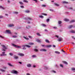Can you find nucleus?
Wrapping results in <instances>:
<instances>
[{
  "mask_svg": "<svg viewBox=\"0 0 75 75\" xmlns=\"http://www.w3.org/2000/svg\"><path fill=\"white\" fill-rule=\"evenodd\" d=\"M11 45L13 47H16V48H21V47L20 46H18L17 45H16L13 44H12Z\"/></svg>",
  "mask_w": 75,
  "mask_h": 75,
  "instance_id": "obj_1",
  "label": "nucleus"
},
{
  "mask_svg": "<svg viewBox=\"0 0 75 75\" xmlns=\"http://www.w3.org/2000/svg\"><path fill=\"white\" fill-rule=\"evenodd\" d=\"M12 73L14 74H18L19 72L17 71L16 70H13L12 71Z\"/></svg>",
  "mask_w": 75,
  "mask_h": 75,
  "instance_id": "obj_2",
  "label": "nucleus"
},
{
  "mask_svg": "<svg viewBox=\"0 0 75 75\" xmlns=\"http://www.w3.org/2000/svg\"><path fill=\"white\" fill-rule=\"evenodd\" d=\"M14 26V25L13 24H9L7 25V27H12Z\"/></svg>",
  "mask_w": 75,
  "mask_h": 75,
  "instance_id": "obj_3",
  "label": "nucleus"
},
{
  "mask_svg": "<svg viewBox=\"0 0 75 75\" xmlns=\"http://www.w3.org/2000/svg\"><path fill=\"white\" fill-rule=\"evenodd\" d=\"M40 51H42V52H46L47 50L45 49H42L40 50Z\"/></svg>",
  "mask_w": 75,
  "mask_h": 75,
  "instance_id": "obj_4",
  "label": "nucleus"
},
{
  "mask_svg": "<svg viewBox=\"0 0 75 75\" xmlns=\"http://www.w3.org/2000/svg\"><path fill=\"white\" fill-rule=\"evenodd\" d=\"M6 32L8 34H11V31L9 30H6Z\"/></svg>",
  "mask_w": 75,
  "mask_h": 75,
  "instance_id": "obj_5",
  "label": "nucleus"
},
{
  "mask_svg": "<svg viewBox=\"0 0 75 75\" xmlns=\"http://www.w3.org/2000/svg\"><path fill=\"white\" fill-rule=\"evenodd\" d=\"M13 58L14 59H18V56H16V55L13 56Z\"/></svg>",
  "mask_w": 75,
  "mask_h": 75,
  "instance_id": "obj_6",
  "label": "nucleus"
},
{
  "mask_svg": "<svg viewBox=\"0 0 75 75\" xmlns=\"http://www.w3.org/2000/svg\"><path fill=\"white\" fill-rule=\"evenodd\" d=\"M22 47H28V48H31V46L29 45H23L22 46Z\"/></svg>",
  "mask_w": 75,
  "mask_h": 75,
  "instance_id": "obj_7",
  "label": "nucleus"
},
{
  "mask_svg": "<svg viewBox=\"0 0 75 75\" xmlns=\"http://www.w3.org/2000/svg\"><path fill=\"white\" fill-rule=\"evenodd\" d=\"M26 21H25V23H27L28 24H30V22L29 21V20L28 19H25Z\"/></svg>",
  "mask_w": 75,
  "mask_h": 75,
  "instance_id": "obj_8",
  "label": "nucleus"
},
{
  "mask_svg": "<svg viewBox=\"0 0 75 75\" xmlns=\"http://www.w3.org/2000/svg\"><path fill=\"white\" fill-rule=\"evenodd\" d=\"M18 55H19V56H24V54L23 53H18Z\"/></svg>",
  "mask_w": 75,
  "mask_h": 75,
  "instance_id": "obj_9",
  "label": "nucleus"
},
{
  "mask_svg": "<svg viewBox=\"0 0 75 75\" xmlns=\"http://www.w3.org/2000/svg\"><path fill=\"white\" fill-rule=\"evenodd\" d=\"M62 41V38H59L58 40V41L60 42V41Z\"/></svg>",
  "mask_w": 75,
  "mask_h": 75,
  "instance_id": "obj_10",
  "label": "nucleus"
},
{
  "mask_svg": "<svg viewBox=\"0 0 75 75\" xmlns=\"http://www.w3.org/2000/svg\"><path fill=\"white\" fill-rule=\"evenodd\" d=\"M27 67H28V68H30L31 67V64H28L27 65Z\"/></svg>",
  "mask_w": 75,
  "mask_h": 75,
  "instance_id": "obj_11",
  "label": "nucleus"
},
{
  "mask_svg": "<svg viewBox=\"0 0 75 75\" xmlns=\"http://www.w3.org/2000/svg\"><path fill=\"white\" fill-rule=\"evenodd\" d=\"M1 46L3 48H4V49H5V50H6V49H7V47H6L5 45H1Z\"/></svg>",
  "mask_w": 75,
  "mask_h": 75,
  "instance_id": "obj_12",
  "label": "nucleus"
},
{
  "mask_svg": "<svg viewBox=\"0 0 75 75\" xmlns=\"http://www.w3.org/2000/svg\"><path fill=\"white\" fill-rule=\"evenodd\" d=\"M52 45H46V47L47 48H50V47H52Z\"/></svg>",
  "mask_w": 75,
  "mask_h": 75,
  "instance_id": "obj_13",
  "label": "nucleus"
},
{
  "mask_svg": "<svg viewBox=\"0 0 75 75\" xmlns=\"http://www.w3.org/2000/svg\"><path fill=\"white\" fill-rule=\"evenodd\" d=\"M70 33H75V31L74 30H71L70 31Z\"/></svg>",
  "mask_w": 75,
  "mask_h": 75,
  "instance_id": "obj_14",
  "label": "nucleus"
},
{
  "mask_svg": "<svg viewBox=\"0 0 75 75\" xmlns=\"http://www.w3.org/2000/svg\"><path fill=\"white\" fill-rule=\"evenodd\" d=\"M54 52L56 54H60V52H59L58 51H55Z\"/></svg>",
  "mask_w": 75,
  "mask_h": 75,
  "instance_id": "obj_15",
  "label": "nucleus"
},
{
  "mask_svg": "<svg viewBox=\"0 0 75 75\" xmlns=\"http://www.w3.org/2000/svg\"><path fill=\"white\" fill-rule=\"evenodd\" d=\"M38 17H39V18H44V16L41 15L39 16Z\"/></svg>",
  "mask_w": 75,
  "mask_h": 75,
  "instance_id": "obj_16",
  "label": "nucleus"
},
{
  "mask_svg": "<svg viewBox=\"0 0 75 75\" xmlns=\"http://www.w3.org/2000/svg\"><path fill=\"white\" fill-rule=\"evenodd\" d=\"M7 54H0V56H6Z\"/></svg>",
  "mask_w": 75,
  "mask_h": 75,
  "instance_id": "obj_17",
  "label": "nucleus"
},
{
  "mask_svg": "<svg viewBox=\"0 0 75 75\" xmlns=\"http://www.w3.org/2000/svg\"><path fill=\"white\" fill-rule=\"evenodd\" d=\"M23 2H24V3H28V1L25 0H24L23 1Z\"/></svg>",
  "mask_w": 75,
  "mask_h": 75,
  "instance_id": "obj_18",
  "label": "nucleus"
},
{
  "mask_svg": "<svg viewBox=\"0 0 75 75\" xmlns=\"http://www.w3.org/2000/svg\"><path fill=\"white\" fill-rule=\"evenodd\" d=\"M25 12L26 13H30L29 10H26L25 11Z\"/></svg>",
  "mask_w": 75,
  "mask_h": 75,
  "instance_id": "obj_19",
  "label": "nucleus"
},
{
  "mask_svg": "<svg viewBox=\"0 0 75 75\" xmlns=\"http://www.w3.org/2000/svg\"><path fill=\"white\" fill-rule=\"evenodd\" d=\"M23 38L24 39H25V40H29V38H26L25 37H23Z\"/></svg>",
  "mask_w": 75,
  "mask_h": 75,
  "instance_id": "obj_20",
  "label": "nucleus"
},
{
  "mask_svg": "<svg viewBox=\"0 0 75 75\" xmlns=\"http://www.w3.org/2000/svg\"><path fill=\"white\" fill-rule=\"evenodd\" d=\"M63 4H68V2L66 1H63Z\"/></svg>",
  "mask_w": 75,
  "mask_h": 75,
  "instance_id": "obj_21",
  "label": "nucleus"
},
{
  "mask_svg": "<svg viewBox=\"0 0 75 75\" xmlns=\"http://www.w3.org/2000/svg\"><path fill=\"white\" fill-rule=\"evenodd\" d=\"M64 21H69V19H64Z\"/></svg>",
  "mask_w": 75,
  "mask_h": 75,
  "instance_id": "obj_22",
  "label": "nucleus"
},
{
  "mask_svg": "<svg viewBox=\"0 0 75 75\" xmlns=\"http://www.w3.org/2000/svg\"><path fill=\"white\" fill-rule=\"evenodd\" d=\"M54 4L55 5V6H59V5L57 4H56V3H54Z\"/></svg>",
  "mask_w": 75,
  "mask_h": 75,
  "instance_id": "obj_23",
  "label": "nucleus"
},
{
  "mask_svg": "<svg viewBox=\"0 0 75 75\" xmlns=\"http://www.w3.org/2000/svg\"><path fill=\"white\" fill-rule=\"evenodd\" d=\"M19 4H21V5H23V2H22L21 1L19 2Z\"/></svg>",
  "mask_w": 75,
  "mask_h": 75,
  "instance_id": "obj_24",
  "label": "nucleus"
},
{
  "mask_svg": "<svg viewBox=\"0 0 75 75\" xmlns=\"http://www.w3.org/2000/svg\"><path fill=\"white\" fill-rule=\"evenodd\" d=\"M13 14H18V12L15 11L13 12Z\"/></svg>",
  "mask_w": 75,
  "mask_h": 75,
  "instance_id": "obj_25",
  "label": "nucleus"
},
{
  "mask_svg": "<svg viewBox=\"0 0 75 75\" xmlns=\"http://www.w3.org/2000/svg\"><path fill=\"white\" fill-rule=\"evenodd\" d=\"M58 23L59 24H61L62 23V22L60 21H58Z\"/></svg>",
  "mask_w": 75,
  "mask_h": 75,
  "instance_id": "obj_26",
  "label": "nucleus"
},
{
  "mask_svg": "<svg viewBox=\"0 0 75 75\" xmlns=\"http://www.w3.org/2000/svg\"><path fill=\"white\" fill-rule=\"evenodd\" d=\"M0 8L3 9V10H4L5 9V8L2 7L1 6H0Z\"/></svg>",
  "mask_w": 75,
  "mask_h": 75,
  "instance_id": "obj_27",
  "label": "nucleus"
},
{
  "mask_svg": "<svg viewBox=\"0 0 75 75\" xmlns=\"http://www.w3.org/2000/svg\"><path fill=\"white\" fill-rule=\"evenodd\" d=\"M73 27V25H71L68 27L69 28H72Z\"/></svg>",
  "mask_w": 75,
  "mask_h": 75,
  "instance_id": "obj_28",
  "label": "nucleus"
},
{
  "mask_svg": "<svg viewBox=\"0 0 75 75\" xmlns=\"http://www.w3.org/2000/svg\"><path fill=\"white\" fill-rule=\"evenodd\" d=\"M67 8L69 9V10H73V8H72V7H69Z\"/></svg>",
  "mask_w": 75,
  "mask_h": 75,
  "instance_id": "obj_29",
  "label": "nucleus"
},
{
  "mask_svg": "<svg viewBox=\"0 0 75 75\" xmlns=\"http://www.w3.org/2000/svg\"><path fill=\"white\" fill-rule=\"evenodd\" d=\"M26 28H28V29H29V28H31V26L30 25H28V26H27Z\"/></svg>",
  "mask_w": 75,
  "mask_h": 75,
  "instance_id": "obj_30",
  "label": "nucleus"
},
{
  "mask_svg": "<svg viewBox=\"0 0 75 75\" xmlns=\"http://www.w3.org/2000/svg\"><path fill=\"white\" fill-rule=\"evenodd\" d=\"M32 57L33 58H35V57H37V56H36V55H32Z\"/></svg>",
  "mask_w": 75,
  "mask_h": 75,
  "instance_id": "obj_31",
  "label": "nucleus"
},
{
  "mask_svg": "<svg viewBox=\"0 0 75 75\" xmlns=\"http://www.w3.org/2000/svg\"><path fill=\"white\" fill-rule=\"evenodd\" d=\"M71 71H75V68H74V67H72L71 68Z\"/></svg>",
  "mask_w": 75,
  "mask_h": 75,
  "instance_id": "obj_32",
  "label": "nucleus"
},
{
  "mask_svg": "<svg viewBox=\"0 0 75 75\" xmlns=\"http://www.w3.org/2000/svg\"><path fill=\"white\" fill-rule=\"evenodd\" d=\"M42 15H43L44 16H48V15L46 13H42Z\"/></svg>",
  "mask_w": 75,
  "mask_h": 75,
  "instance_id": "obj_33",
  "label": "nucleus"
},
{
  "mask_svg": "<svg viewBox=\"0 0 75 75\" xmlns=\"http://www.w3.org/2000/svg\"><path fill=\"white\" fill-rule=\"evenodd\" d=\"M36 41L37 42H41V40H38V39H37L36 40Z\"/></svg>",
  "mask_w": 75,
  "mask_h": 75,
  "instance_id": "obj_34",
  "label": "nucleus"
},
{
  "mask_svg": "<svg viewBox=\"0 0 75 75\" xmlns=\"http://www.w3.org/2000/svg\"><path fill=\"white\" fill-rule=\"evenodd\" d=\"M28 44H29V45H34V43H32V42H30L28 43Z\"/></svg>",
  "mask_w": 75,
  "mask_h": 75,
  "instance_id": "obj_35",
  "label": "nucleus"
},
{
  "mask_svg": "<svg viewBox=\"0 0 75 75\" xmlns=\"http://www.w3.org/2000/svg\"><path fill=\"white\" fill-rule=\"evenodd\" d=\"M63 63L66 65H68V63L66 62H63Z\"/></svg>",
  "mask_w": 75,
  "mask_h": 75,
  "instance_id": "obj_36",
  "label": "nucleus"
},
{
  "mask_svg": "<svg viewBox=\"0 0 75 75\" xmlns=\"http://www.w3.org/2000/svg\"><path fill=\"white\" fill-rule=\"evenodd\" d=\"M37 35H38V36H41V35L40 34V33H37Z\"/></svg>",
  "mask_w": 75,
  "mask_h": 75,
  "instance_id": "obj_37",
  "label": "nucleus"
},
{
  "mask_svg": "<svg viewBox=\"0 0 75 75\" xmlns=\"http://www.w3.org/2000/svg\"><path fill=\"white\" fill-rule=\"evenodd\" d=\"M8 65L11 67H14V66L12 65L10 63H8Z\"/></svg>",
  "mask_w": 75,
  "mask_h": 75,
  "instance_id": "obj_38",
  "label": "nucleus"
},
{
  "mask_svg": "<svg viewBox=\"0 0 75 75\" xmlns=\"http://www.w3.org/2000/svg\"><path fill=\"white\" fill-rule=\"evenodd\" d=\"M42 25V27H46V25L44 24H41Z\"/></svg>",
  "mask_w": 75,
  "mask_h": 75,
  "instance_id": "obj_39",
  "label": "nucleus"
},
{
  "mask_svg": "<svg viewBox=\"0 0 75 75\" xmlns=\"http://www.w3.org/2000/svg\"><path fill=\"white\" fill-rule=\"evenodd\" d=\"M28 37L29 38H30V39H32L33 38V37L31 36H28Z\"/></svg>",
  "mask_w": 75,
  "mask_h": 75,
  "instance_id": "obj_40",
  "label": "nucleus"
},
{
  "mask_svg": "<svg viewBox=\"0 0 75 75\" xmlns=\"http://www.w3.org/2000/svg\"><path fill=\"white\" fill-rule=\"evenodd\" d=\"M0 71H1V72H5L6 71V70H5L3 69H1Z\"/></svg>",
  "mask_w": 75,
  "mask_h": 75,
  "instance_id": "obj_41",
  "label": "nucleus"
},
{
  "mask_svg": "<svg viewBox=\"0 0 75 75\" xmlns=\"http://www.w3.org/2000/svg\"><path fill=\"white\" fill-rule=\"evenodd\" d=\"M12 37H13V38H17V36L14 35Z\"/></svg>",
  "mask_w": 75,
  "mask_h": 75,
  "instance_id": "obj_42",
  "label": "nucleus"
},
{
  "mask_svg": "<svg viewBox=\"0 0 75 75\" xmlns=\"http://www.w3.org/2000/svg\"><path fill=\"white\" fill-rule=\"evenodd\" d=\"M4 16H0V18H3Z\"/></svg>",
  "mask_w": 75,
  "mask_h": 75,
  "instance_id": "obj_43",
  "label": "nucleus"
},
{
  "mask_svg": "<svg viewBox=\"0 0 75 75\" xmlns=\"http://www.w3.org/2000/svg\"><path fill=\"white\" fill-rule=\"evenodd\" d=\"M42 7H46V5H42Z\"/></svg>",
  "mask_w": 75,
  "mask_h": 75,
  "instance_id": "obj_44",
  "label": "nucleus"
},
{
  "mask_svg": "<svg viewBox=\"0 0 75 75\" xmlns=\"http://www.w3.org/2000/svg\"><path fill=\"white\" fill-rule=\"evenodd\" d=\"M42 47H46V45L45 46V45H42Z\"/></svg>",
  "mask_w": 75,
  "mask_h": 75,
  "instance_id": "obj_45",
  "label": "nucleus"
},
{
  "mask_svg": "<svg viewBox=\"0 0 75 75\" xmlns=\"http://www.w3.org/2000/svg\"><path fill=\"white\" fill-rule=\"evenodd\" d=\"M9 55L11 56H13V54L12 53H9Z\"/></svg>",
  "mask_w": 75,
  "mask_h": 75,
  "instance_id": "obj_46",
  "label": "nucleus"
},
{
  "mask_svg": "<svg viewBox=\"0 0 75 75\" xmlns=\"http://www.w3.org/2000/svg\"><path fill=\"white\" fill-rule=\"evenodd\" d=\"M45 41H46V42H47V43L49 42V40H45Z\"/></svg>",
  "mask_w": 75,
  "mask_h": 75,
  "instance_id": "obj_47",
  "label": "nucleus"
},
{
  "mask_svg": "<svg viewBox=\"0 0 75 75\" xmlns=\"http://www.w3.org/2000/svg\"><path fill=\"white\" fill-rule=\"evenodd\" d=\"M34 50L36 52H38V49H34Z\"/></svg>",
  "mask_w": 75,
  "mask_h": 75,
  "instance_id": "obj_48",
  "label": "nucleus"
},
{
  "mask_svg": "<svg viewBox=\"0 0 75 75\" xmlns=\"http://www.w3.org/2000/svg\"><path fill=\"white\" fill-rule=\"evenodd\" d=\"M20 7H21V8H24V6H20Z\"/></svg>",
  "mask_w": 75,
  "mask_h": 75,
  "instance_id": "obj_49",
  "label": "nucleus"
},
{
  "mask_svg": "<svg viewBox=\"0 0 75 75\" xmlns=\"http://www.w3.org/2000/svg\"><path fill=\"white\" fill-rule=\"evenodd\" d=\"M48 69V67H45V68H44L45 69L47 70Z\"/></svg>",
  "mask_w": 75,
  "mask_h": 75,
  "instance_id": "obj_50",
  "label": "nucleus"
},
{
  "mask_svg": "<svg viewBox=\"0 0 75 75\" xmlns=\"http://www.w3.org/2000/svg\"><path fill=\"white\" fill-rule=\"evenodd\" d=\"M49 18H53V17H52V16H50L49 17V18L47 19H49Z\"/></svg>",
  "mask_w": 75,
  "mask_h": 75,
  "instance_id": "obj_51",
  "label": "nucleus"
},
{
  "mask_svg": "<svg viewBox=\"0 0 75 75\" xmlns=\"http://www.w3.org/2000/svg\"><path fill=\"white\" fill-rule=\"evenodd\" d=\"M52 72L53 73H56V71H52Z\"/></svg>",
  "mask_w": 75,
  "mask_h": 75,
  "instance_id": "obj_52",
  "label": "nucleus"
},
{
  "mask_svg": "<svg viewBox=\"0 0 75 75\" xmlns=\"http://www.w3.org/2000/svg\"><path fill=\"white\" fill-rule=\"evenodd\" d=\"M55 37H57V38H59V36H58L57 35H55Z\"/></svg>",
  "mask_w": 75,
  "mask_h": 75,
  "instance_id": "obj_53",
  "label": "nucleus"
},
{
  "mask_svg": "<svg viewBox=\"0 0 75 75\" xmlns=\"http://www.w3.org/2000/svg\"><path fill=\"white\" fill-rule=\"evenodd\" d=\"M23 50H26V48L25 47H23Z\"/></svg>",
  "mask_w": 75,
  "mask_h": 75,
  "instance_id": "obj_54",
  "label": "nucleus"
},
{
  "mask_svg": "<svg viewBox=\"0 0 75 75\" xmlns=\"http://www.w3.org/2000/svg\"><path fill=\"white\" fill-rule=\"evenodd\" d=\"M73 22H75V21L74 20H72L71 21V23H73Z\"/></svg>",
  "mask_w": 75,
  "mask_h": 75,
  "instance_id": "obj_55",
  "label": "nucleus"
},
{
  "mask_svg": "<svg viewBox=\"0 0 75 75\" xmlns=\"http://www.w3.org/2000/svg\"><path fill=\"white\" fill-rule=\"evenodd\" d=\"M60 66L61 67H62V68H63V65H62V64H60Z\"/></svg>",
  "mask_w": 75,
  "mask_h": 75,
  "instance_id": "obj_56",
  "label": "nucleus"
},
{
  "mask_svg": "<svg viewBox=\"0 0 75 75\" xmlns=\"http://www.w3.org/2000/svg\"><path fill=\"white\" fill-rule=\"evenodd\" d=\"M50 11H54V10L51 9H50Z\"/></svg>",
  "mask_w": 75,
  "mask_h": 75,
  "instance_id": "obj_57",
  "label": "nucleus"
},
{
  "mask_svg": "<svg viewBox=\"0 0 75 75\" xmlns=\"http://www.w3.org/2000/svg\"><path fill=\"white\" fill-rule=\"evenodd\" d=\"M49 21H50V19H47L46 20L47 22H48Z\"/></svg>",
  "mask_w": 75,
  "mask_h": 75,
  "instance_id": "obj_58",
  "label": "nucleus"
},
{
  "mask_svg": "<svg viewBox=\"0 0 75 75\" xmlns=\"http://www.w3.org/2000/svg\"><path fill=\"white\" fill-rule=\"evenodd\" d=\"M0 37L1 38H4V37H3L1 36V35H0Z\"/></svg>",
  "mask_w": 75,
  "mask_h": 75,
  "instance_id": "obj_59",
  "label": "nucleus"
},
{
  "mask_svg": "<svg viewBox=\"0 0 75 75\" xmlns=\"http://www.w3.org/2000/svg\"><path fill=\"white\" fill-rule=\"evenodd\" d=\"M33 0V1H35V3H37L38 1H37V0Z\"/></svg>",
  "mask_w": 75,
  "mask_h": 75,
  "instance_id": "obj_60",
  "label": "nucleus"
},
{
  "mask_svg": "<svg viewBox=\"0 0 75 75\" xmlns=\"http://www.w3.org/2000/svg\"><path fill=\"white\" fill-rule=\"evenodd\" d=\"M53 28H54V29H57V28L56 27H53Z\"/></svg>",
  "mask_w": 75,
  "mask_h": 75,
  "instance_id": "obj_61",
  "label": "nucleus"
},
{
  "mask_svg": "<svg viewBox=\"0 0 75 75\" xmlns=\"http://www.w3.org/2000/svg\"><path fill=\"white\" fill-rule=\"evenodd\" d=\"M8 3H11V1H9V0H8Z\"/></svg>",
  "mask_w": 75,
  "mask_h": 75,
  "instance_id": "obj_62",
  "label": "nucleus"
},
{
  "mask_svg": "<svg viewBox=\"0 0 75 75\" xmlns=\"http://www.w3.org/2000/svg\"><path fill=\"white\" fill-rule=\"evenodd\" d=\"M5 15L6 16H8V15L7 13L5 14Z\"/></svg>",
  "mask_w": 75,
  "mask_h": 75,
  "instance_id": "obj_63",
  "label": "nucleus"
},
{
  "mask_svg": "<svg viewBox=\"0 0 75 75\" xmlns=\"http://www.w3.org/2000/svg\"><path fill=\"white\" fill-rule=\"evenodd\" d=\"M26 75H30V74L29 73H27L26 74Z\"/></svg>",
  "mask_w": 75,
  "mask_h": 75,
  "instance_id": "obj_64",
  "label": "nucleus"
}]
</instances>
